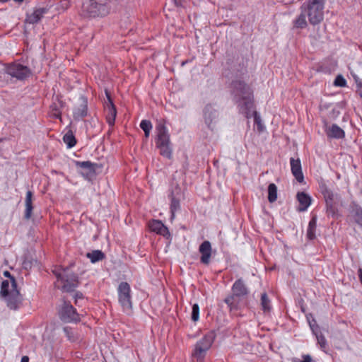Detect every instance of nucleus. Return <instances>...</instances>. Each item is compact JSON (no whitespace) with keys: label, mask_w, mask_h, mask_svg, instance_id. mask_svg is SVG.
<instances>
[{"label":"nucleus","mask_w":362,"mask_h":362,"mask_svg":"<svg viewBox=\"0 0 362 362\" xmlns=\"http://www.w3.org/2000/svg\"><path fill=\"white\" fill-rule=\"evenodd\" d=\"M64 103L57 96V102H53L52 104L50 105V110L52 117L61 119V110L64 107Z\"/></svg>","instance_id":"obj_25"},{"label":"nucleus","mask_w":362,"mask_h":362,"mask_svg":"<svg viewBox=\"0 0 362 362\" xmlns=\"http://www.w3.org/2000/svg\"><path fill=\"white\" fill-rule=\"evenodd\" d=\"M140 127L144 132L145 137L148 138L151 130L152 129V124L151 121L143 119L140 123Z\"/></svg>","instance_id":"obj_32"},{"label":"nucleus","mask_w":362,"mask_h":362,"mask_svg":"<svg viewBox=\"0 0 362 362\" xmlns=\"http://www.w3.org/2000/svg\"><path fill=\"white\" fill-rule=\"evenodd\" d=\"M296 199L299 202V206L298 207V211H306L312 202V199L310 195L304 192H298L296 194Z\"/></svg>","instance_id":"obj_21"},{"label":"nucleus","mask_w":362,"mask_h":362,"mask_svg":"<svg viewBox=\"0 0 362 362\" xmlns=\"http://www.w3.org/2000/svg\"><path fill=\"white\" fill-rule=\"evenodd\" d=\"M306 17L307 15L300 11V13L293 21V28L298 29L305 28L308 26Z\"/></svg>","instance_id":"obj_26"},{"label":"nucleus","mask_w":362,"mask_h":362,"mask_svg":"<svg viewBox=\"0 0 362 362\" xmlns=\"http://www.w3.org/2000/svg\"><path fill=\"white\" fill-rule=\"evenodd\" d=\"M250 117L252 116L254 117L255 123L257 124V129L259 132L262 130V127L261 124V119L260 117L258 115L257 112L254 110V108L250 112Z\"/></svg>","instance_id":"obj_36"},{"label":"nucleus","mask_w":362,"mask_h":362,"mask_svg":"<svg viewBox=\"0 0 362 362\" xmlns=\"http://www.w3.org/2000/svg\"><path fill=\"white\" fill-rule=\"evenodd\" d=\"M180 189H177L176 193L172 192L169 195L170 199V213H171V218L173 219L175 216V212L180 210Z\"/></svg>","instance_id":"obj_22"},{"label":"nucleus","mask_w":362,"mask_h":362,"mask_svg":"<svg viewBox=\"0 0 362 362\" xmlns=\"http://www.w3.org/2000/svg\"><path fill=\"white\" fill-rule=\"evenodd\" d=\"M351 74H352L353 77L354 78L356 83V93L358 95H359V97L361 98H362V83L359 80V78L357 76H356L355 74H353L352 73H351Z\"/></svg>","instance_id":"obj_37"},{"label":"nucleus","mask_w":362,"mask_h":362,"mask_svg":"<svg viewBox=\"0 0 362 362\" xmlns=\"http://www.w3.org/2000/svg\"><path fill=\"white\" fill-rule=\"evenodd\" d=\"M57 279V283L62 284L61 290L64 292H71L78 286V279L76 274L68 269L62 267L52 270Z\"/></svg>","instance_id":"obj_5"},{"label":"nucleus","mask_w":362,"mask_h":362,"mask_svg":"<svg viewBox=\"0 0 362 362\" xmlns=\"http://www.w3.org/2000/svg\"><path fill=\"white\" fill-rule=\"evenodd\" d=\"M212 247L209 240H204L199 247V252L201 254L200 262L204 265H209L211 257Z\"/></svg>","instance_id":"obj_15"},{"label":"nucleus","mask_w":362,"mask_h":362,"mask_svg":"<svg viewBox=\"0 0 362 362\" xmlns=\"http://www.w3.org/2000/svg\"><path fill=\"white\" fill-rule=\"evenodd\" d=\"M15 1L18 2V3H21L23 2L24 0H14Z\"/></svg>","instance_id":"obj_48"},{"label":"nucleus","mask_w":362,"mask_h":362,"mask_svg":"<svg viewBox=\"0 0 362 362\" xmlns=\"http://www.w3.org/2000/svg\"><path fill=\"white\" fill-rule=\"evenodd\" d=\"M277 199V187L274 183H270L268 186V200L270 203Z\"/></svg>","instance_id":"obj_30"},{"label":"nucleus","mask_w":362,"mask_h":362,"mask_svg":"<svg viewBox=\"0 0 362 362\" xmlns=\"http://www.w3.org/2000/svg\"><path fill=\"white\" fill-rule=\"evenodd\" d=\"M317 228V218L316 216L312 217L308 223L307 230V238L309 240H314L315 238V231Z\"/></svg>","instance_id":"obj_28"},{"label":"nucleus","mask_w":362,"mask_h":362,"mask_svg":"<svg viewBox=\"0 0 362 362\" xmlns=\"http://www.w3.org/2000/svg\"><path fill=\"white\" fill-rule=\"evenodd\" d=\"M358 278L360 280V282L362 284V268H360L358 271Z\"/></svg>","instance_id":"obj_45"},{"label":"nucleus","mask_w":362,"mask_h":362,"mask_svg":"<svg viewBox=\"0 0 362 362\" xmlns=\"http://www.w3.org/2000/svg\"><path fill=\"white\" fill-rule=\"evenodd\" d=\"M174 2H175V4L177 6H182V2H181V0H173Z\"/></svg>","instance_id":"obj_47"},{"label":"nucleus","mask_w":362,"mask_h":362,"mask_svg":"<svg viewBox=\"0 0 362 362\" xmlns=\"http://www.w3.org/2000/svg\"><path fill=\"white\" fill-rule=\"evenodd\" d=\"M290 165H291V173L294 177L296 179V180L300 182L303 183L304 181V176L302 172V167H301V163L300 160L298 158L297 159H295L293 158H290Z\"/></svg>","instance_id":"obj_16"},{"label":"nucleus","mask_w":362,"mask_h":362,"mask_svg":"<svg viewBox=\"0 0 362 362\" xmlns=\"http://www.w3.org/2000/svg\"><path fill=\"white\" fill-rule=\"evenodd\" d=\"M21 362H29V357L27 356H23Z\"/></svg>","instance_id":"obj_46"},{"label":"nucleus","mask_w":362,"mask_h":362,"mask_svg":"<svg viewBox=\"0 0 362 362\" xmlns=\"http://www.w3.org/2000/svg\"><path fill=\"white\" fill-rule=\"evenodd\" d=\"M157 137L156 147L160 150V154L167 158H172V148L167 127L164 124L160 123L156 126Z\"/></svg>","instance_id":"obj_6"},{"label":"nucleus","mask_w":362,"mask_h":362,"mask_svg":"<svg viewBox=\"0 0 362 362\" xmlns=\"http://www.w3.org/2000/svg\"><path fill=\"white\" fill-rule=\"evenodd\" d=\"M83 294L81 292H76L74 295L75 304L77 303V300L83 298Z\"/></svg>","instance_id":"obj_43"},{"label":"nucleus","mask_w":362,"mask_h":362,"mask_svg":"<svg viewBox=\"0 0 362 362\" xmlns=\"http://www.w3.org/2000/svg\"><path fill=\"white\" fill-rule=\"evenodd\" d=\"M88 101L85 98H81L80 103L76 105L73 111V117L75 120H80L87 115Z\"/></svg>","instance_id":"obj_18"},{"label":"nucleus","mask_w":362,"mask_h":362,"mask_svg":"<svg viewBox=\"0 0 362 362\" xmlns=\"http://www.w3.org/2000/svg\"><path fill=\"white\" fill-rule=\"evenodd\" d=\"M237 296L233 293L224 299V302L227 304L230 310L238 309V303L235 302V298Z\"/></svg>","instance_id":"obj_33"},{"label":"nucleus","mask_w":362,"mask_h":362,"mask_svg":"<svg viewBox=\"0 0 362 362\" xmlns=\"http://www.w3.org/2000/svg\"><path fill=\"white\" fill-rule=\"evenodd\" d=\"M59 316L64 322H77L80 321L79 314L74 306L67 301H64L59 310Z\"/></svg>","instance_id":"obj_10"},{"label":"nucleus","mask_w":362,"mask_h":362,"mask_svg":"<svg viewBox=\"0 0 362 362\" xmlns=\"http://www.w3.org/2000/svg\"><path fill=\"white\" fill-rule=\"evenodd\" d=\"M23 265L25 269H28L31 267V263L30 262L24 261Z\"/></svg>","instance_id":"obj_44"},{"label":"nucleus","mask_w":362,"mask_h":362,"mask_svg":"<svg viewBox=\"0 0 362 362\" xmlns=\"http://www.w3.org/2000/svg\"><path fill=\"white\" fill-rule=\"evenodd\" d=\"M327 135L330 138L343 139L345 136V132L337 124H333L327 130Z\"/></svg>","instance_id":"obj_24"},{"label":"nucleus","mask_w":362,"mask_h":362,"mask_svg":"<svg viewBox=\"0 0 362 362\" xmlns=\"http://www.w3.org/2000/svg\"><path fill=\"white\" fill-rule=\"evenodd\" d=\"M192 320L194 322L198 321L199 318V307L198 304L195 303L192 305V310L191 315Z\"/></svg>","instance_id":"obj_35"},{"label":"nucleus","mask_w":362,"mask_h":362,"mask_svg":"<svg viewBox=\"0 0 362 362\" xmlns=\"http://www.w3.org/2000/svg\"><path fill=\"white\" fill-rule=\"evenodd\" d=\"M232 291L237 298L247 296L250 291L243 279H237L232 286Z\"/></svg>","instance_id":"obj_17"},{"label":"nucleus","mask_w":362,"mask_h":362,"mask_svg":"<svg viewBox=\"0 0 362 362\" xmlns=\"http://www.w3.org/2000/svg\"><path fill=\"white\" fill-rule=\"evenodd\" d=\"M308 318V322H309V325L313 331V332L315 334V333H317L315 332V329H318V326L316 325V321L315 320V319H313L312 321H310L308 318V317H307Z\"/></svg>","instance_id":"obj_42"},{"label":"nucleus","mask_w":362,"mask_h":362,"mask_svg":"<svg viewBox=\"0 0 362 362\" xmlns=\"http://www.w3.org/2000/svg\"><path fill=\"white\" fill-rule=\"evenodd\" d=\"M230 88L233 100L237 104L240 112L246 118H250V112L255 108L252 88L245 81L240 79L233 81Z\"/></svg>","instance_id":"obj_1"},{"label":"nucleus","mask_w":362,"mask_h":362,"mask_svg":"<svg viewBox=\"0 0 362 362\" xmlns=\"http://www.w3.org/2000/svg\"><path fill=\"white\" fill-rule=\"evenodd\" d=\"M33 192L31 191L28 190L26 192V197H25V214H24V218L27 220H28L31 218L32 214H33Z\"/></svg>","instance_id":"obj_23"},{"label":"nucleus","mask_w":362,"mask_h":362,"mask_svg":"<svg viewBox=\"0 0 362 362\" xmlns=\"http://www.w3.org/2000/svg\"><path fill=\"white\" fill-rule=\"evenodd\" d=\"M260 305L264 313H269L272 310L271 300L266 292L261 294Z\"/></svg>","instance_id":"obj_27"},{"label":"nucleus","mask_w":362,"mask_h":362,"mask_svg":"<svg viewBox=\"0 0 362 362\" xmlns=\"http://www.w3.org/2000/svg\"><path fill=\"white\" fill-rule=\"evenodd\" d=\"M63 330L69 339H74V334L71 327H64Z\"/></svg>","instance_id":"obj_41"},{"label":"nucleus","mask_w":362,"mask_h":362,"mask_svg":"<svg viewBox=\"0 0 362 362\" xmlns=\"http://www.w3.org/2000/svg\"><path fill=\"white\" fill-rule=\"evenodd\" d=\"M64 142L67 145L69 148H72L76 144V140L73 133L69 131L63 137Z\"/></svg>","instance_id":"obj_31"},{"label":"nucleus","mask_w":362,"mask_h":362,"mask_svg":"<svg viewBox=\"0 0 362 362\" xmlns=\"http://www.w3.org/2000/svg\"><path fill=\"white\" fill-rule=\"evenodd\" d=\"M107 100L105 101V110L106 112V119L109 125L112 126L115 124V121L117 115V110L113 103L111 98L110 93L106 89L105 90Z\"/></svg>","instance_id":"obj_12"},{"label":"nucleus","mask_w":362,"mask_h":362,"mask_svg":"<svg viewBox=\"0 0 362 362\" xmlns=\"http://www.w3.org/2000/svg\"><path fill=\"white\" fill-rule=\"evenodd\" d=\"M108 1H110V0H105L103 2H98L95 0H89L83 4V11L90 17L105 16L110 11Z\"/></svg>","instance_id":"obj_7"},{"label":"nucleus","mask_w":362,"mask_h":362,"mask_svg":"<svg viewBox=\"0 0 362 362\" xmlns=\"http://www.w3.org/2000/svg\"><path fill=\"white\" fill-rule=\"evenodd\" d=\"M334 84L336 86L345 87L346 85V81L342 76L339 75L335 78Z\"/></svg>","instance_id":"obj_39"},{"label":"nucleus","mask_w":362,"mask_h":362,"mask_svg":"<svg viewBox=\"0 0 362 362\" xmlns=\"http://www.w3.org/2000/svg\"><path fill=\"white\" fill-rule=\"evenodd\" d=\"M354 217L356 223L362 227V208L356 207L354 210Z\"/></svg>","instance_id":"obj_34"},{"label":"nucleus","mask_w":362,"mask_h":362,"mask_svg":"<svg viewBox=\"0 0 362 362\" xmlns=\"http://www.w3.org/2000/svg\"><path fill=\"white\" fill-rule=\"evenodd\" d=\"M319 187L320 192L325 202L327 215L335 217L338 214L339 206L341 202L340 195L331 189L324 182L320 183Z\"/></svg>","instance_id":"obj_4"},{"label":"nucleus","mask_w":362,"mask_h":362,"mask_svg":"<svg viewBox=\"0 0 362 362\" xmlns=\"http://www.w3.org/2000/svg\"><path fill=\"white\" fill-rule=\"evenodd\" d=\"M300 11L307 15L309 23L315 25L324 19L325 0H301Z\"/></svg>","instance_id":"obj_3"},{"label":"nucleus","mask_w":362,"mask_h":362,"mask_svg":"<svg viewBox=\"0 0 362 362\" xmlns=\"http://www.w3.org/2000/svg\"><path fill=\"white\" fill-rule=\"evenodd\" d=\"M315 336H316V338H317V343L320 344V347L322 349H325L327 347V340L325 339V337H324V335L322 334H317V333H315Z\"/></svg>","instance_id":"obj_38"},{"label":"nucleus","mask_w":362,"mask_h":362,"mask_svg":"<svg viewBox=\"0 0 362 362\" xmlns=\"http://www.w3.org/2000/svg\"><path fill=\"white\" fill-rule=\"evenodd\" d=\"M215 339L214 332H210L204 335V337L197 342L192 356L197 360L202 359L206 352L210 349Z\"/></svg>","instance_id":"obj_9"},{"label":"nucleus","mask_w":362,"mask_h":362,"mask_svg":"<svg viewBox=\"0 0 362 362\" xmlns=\"http://www.w3.org/2000/svg\"><path fill=\"white\" fill-rule=\"evenodd\" d=\"M293 362H313V358L310 355L304 354L302 356V359L294 358Z\"/></svg>","instance_id":"obj_40"},{"label":"nucleus","mask_w":362,"mask_h":362,"mask_svg":"<svg viewBox=\"0 0 362 362\" xmlns=\"http://www.w3.org/2000/svg\"><path fill=\"white\" fill-rule=\"evenodd\" d=\"M118 300L124 312L129 313L132 310V300L130 285L121 282L117 287Z\"/></svg>","instance_id":"obj_8"},{"label":"nucleus","mask_w":362,"mask_h":362,"mask_svg":"<svg viewBox=\"0 0 362 362\" xmlns=\"http://www.w3.org/2000/svg\"><path fill=\"white\" fill-rule=\"evenodd\" d=\"M47 12L48 8L46 7L36 8L32 13L27 14L25 23L29 24L37 23Z\"/></svg>","instance_id":"obj_19"},{"label":"nucleus","mask_w":362,"mask_h":362,"mask_svg":"<svg viewBox=\"0 0 362 362\" xmlns=\"http://www.w3.org/2000/svg\"><path fill=\"white\" fill-rule=\"evenodd\" d=\"M6 73L18 80H23L30 76V70L26 66L13 63L6 66Z\"/></svg>","instance_id":"obj_11"},{"label":"nucleus","mask_w":362,"mask_h":362,"mask_svg":"<svg viewBox=\"0 0 362 362\" xmlns=\"http://www.w3.org/2000/svg\"><path fill=\"white\" fill-rule=\"evenodd\" d=\"M75 165L81 169L80 173L86 180H90L95 175L96 163L90 161H76Z\"/></svg>","instance_id":"obj_13"},{"label":"nucleus","mask_w":362,"mask_h":362,"mask_svg":"<svg viewBox=\"0 0 362 362\" xmlns=\"http://www.w3.org/2000/svg\"><path fill=\"white\" fill-rule=\"evenodd\" d=\"M218 111L211 105L208 104L204 109V122L207 127L213 129L218 119Z\"/></svg>","instance_id":"obj_14"},{"label":"nucleus","mask_w":362,"mask_h":362,"mask_svg":"<svg viewBox=\"0 0 362 362\" xmlns=\"http://www.w3.org/2000/svg\"><path fill=\"white\" fill-rule=\"evenodd\" d=\"M4 276L9 279L2 281L0 295L5 299L10 309L17 310L22 303V297L17 288L16 281L8 271H5Z\"/></svg>","instance_id":"obj_2"},{"label":"nucleus","mask_w":362,"mask_h":362,"mask_svg":"<svg viewBox=\"0 0 362 362\" xmlns=\"http://www.w3.org/2000/svg\"><path fill=\"white\" fill-rule=\"evenodd\" d=\"M148 226L153 232L156 233L158 235L167 237L170 235L168 228L159 220H152L149 222Z\"/></svg>","instance_id":"obj_20"},{"label":"nucleus","mask_w":362,"mask_h":362,"mask_svg":"<svg viewBox=\"0 0 362 362\" xmlns=\"http://www.w3.org/2000/svg\"><path fill=\"white\" fill-rule=\"evenodd\" d=\"M86 257L90 259L92 263H95L105 258V254L101 250H98L88 252Z\"/></svg>","instance_id":"obj_29"}]
</instances>
